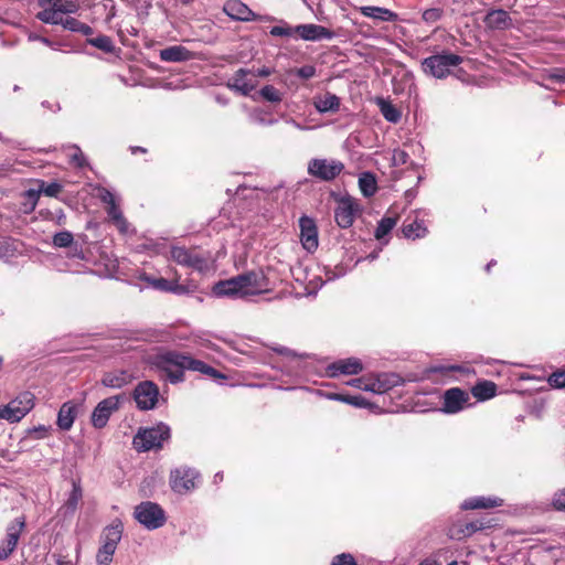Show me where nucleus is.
<instances>
[{
  "label": "nucleus",
  "instance_id": "nucleus-59",
  "mask_svg": "<svg viewBox=\"0 0 565 565\" xmlns=\"http://www.w3.org/2000/svg\"><path fill=\"white\" fill-rule=\"evenodd\" d=\"M347 384L350 386L356 387L359 390H362L363 377L353 379V380L347 382Z\"/></svg>",
  "mask_w": 565,
  "mask_h": 565
},
{
  "label": "nucleus",
  "instance_id": "nucleus-55",
  "mask_svg": "<svg viewBox=\"0 0 565 565\" xmlns=\"http://www.w3.org/2000/svg\"><path fill=\"white\" fill-rule=\"evenodd\" d=\"M273 350L281 355H286V356H290V358L297 356L296 352H294L292 350L285 348V347H275V348H273Z\"/></svg>",
  "mask_w": 565,
  "mask_h": 565
},
{
  "label": "nucleus",
  "instance_id": "nucleus-7",
  "mask_svg": "<svg viewBox=\"0 0 565 565\" xmlns=\"http://www.w3.org/2000/svg\"><path fill=\"white\" fill-rule=\"evenodd\" d=\"M33 406V395L29 392L22 393L8 405L0 407V418L10 423H17L21 420Z\"/></svg>",
  "mask_w": 565,
  "mask_h": 565
},
{
  "label": "nucleus",
  "instance_id": "nucleus-58",
  "mask_svg": "<svg viewBox=\"0 0 565 565\" xmlns=\"http://www.w3.org/2000/svg\"><path fill=\"white\" fill-rule=\"evenodd\" d=\"M550 78L556 81V82H564L565 81V71H555L550 74Z\"/></svg>",
  "mask_w": 565,
  "mask_h": 565
},
{
  "label": "nucleus",
  "instance_id": "nucleus-15",
  "mask_svg": "<svg viewBox=\"0 0 565 565\" xmlns=\"http://www.w3.org/2000/svg\"><path fill=\"white\" fill-rule=\"evenodd\" d=\"M300 241L306 250L309 253L318 248V228L315 221L309 216H302L299 220Z\"/></svg>",
  "mask_w": 565,
  "mask_h": 565
},
{
  "label": "nucleus",
  "instance_id": "nucleus-40",
  "mask_svg": "<svg viewBox=\"0 0 565 565\" xmlns=\"http://www.w3.org/2000/svg\"><path fill=\"white\" fill-rule=\"evenodd\" d=\"M396 225V220L393 217H384L380 221L376 230H375V237L377 239H382L384 236H386L393 227Z\"/></svg>",
  "mask_w": 565,
  "mask_h": 565
},
{
  "label": "nucleus",
  "instance_id": "nucleus-51",
  "mask_svg": "<svg viewBox=\"0 0 565 565\" xmlns=\"http://www.w3.org/2000/svg\"><path fill=\"white\" fill-rule=\"evenodd\" d=\"M98 198L102 200V202L106 203L108 206L116 203V199H115L114 194L105 188L98 189Z\"/></svg>",
  "mask_w": 565,
  "mask_h": 565
},
{
  "label": "nucleus",
  "instance_id": "nucleus-10",
  "mask_svg": "<svg viewBox=\"0 0 565 565\" xmlns=\"http://www.w3.org/2000/svg\"><path fill=\"white\" fill-rule=\"evenodd\" d=\"M134 398L139 409H153L159 401V388L151 381L140 382L134 391Z\"/></svg>",
  "mask_w": 565,
  "mask_h": 565
},
{
  "label": "nucleus",
  "instance_id": "nucleus-31",
  "mask_svg": "<svg viewBox=\"0 0 565 565\" xmlns=\"http://www.w3.org/2000/svg\"><path fill=\"white\" fill-rule=\"evenodd\" d=\"M497 392V385L490 381H483L478 383L472 388V394L476 398L484 401L493 397Z\"/></svg>",
  "mask_w": 565,
  "mask_h": 565
},
{
  "label": "nucleus",
  "instance_id": "nucleus-43",
  "mask_svg": "<svg viewBox=\"0 0 565 565\" xmlns=\"http://www.w3.org/2000/svg\"><path fill=\"white\" fill-rule=\"evenodd\" d=\"M73 243V235L68 231L58 232L53 237V244L56 247H68Z\"/></svg>",
  "mask_w": 565,
  "mask_h": 565
},
{
  "label": "nucleus",
  "instance_id": "nucleus-11",
  "mask_svg": "<svg viewBox=\"0 0 565 565\" xmlns=\"http://www.w3.org/2000/svg\"><path fill=\"white\" fill-rule=\"evenodd\" d=\"M360 212L358 201L351 196H343L338 201L334 211L337 224L342 228H349L353 225L356 215Z\"/></svg>",
  "mask_w": 565,
  "mask_h": 565
},
{
  "label": "nucleus",
  "instance_id": "nucleus-44",
  "mask_svg": "<svg viewBox=\"0 0 565 565\" xmlns=\"http://www.w3.org/2000/svg\"><path fill=\"white\" fill-rule=\"evenodd\" d=\"M547 382L553 388H565V369L553 372Z\"/></svg>",
  "mask_w": 565,
  "mask_h": 565
},
{
  "label": "nucleus",
  "instance_id": "nucleus-42",
  "mask_svg": "<svg viewBox=\"0 0 565 565\" xmlns=\"http://www.w3.org/2000/svg\"><path fill=\"white\" fill-rule=\"evenodd\" d=\"M260 95L264 99L271 103H279L282 98L281 93L271 85H266L260 89Z\"/></svg>",
  "mask_w": 565,
  "mask_h": 565
},
{
  "label": "nucleus",
  "instance_id": "nucleus-9",
  "mask_svg": "<svg viewBox=\"0 0 565 565\" xmlns=\"http://www.w3.org/2000/svg\"><path fill=\"white\" fill-rule=\"evenodd\" d=\"M343 169V163L334 159H312L308 163V173L323 181L335 179Z\"/></svg>",
  "mask_w": 565,
  "mask_h": 565
},
{
  "label": "nucleus",
  "instance_id": "nucleus-3",
  "mask_svg": "<svg viewBox=\"0 0 565 565\" xmlns=\"http://www.w3.org/2000/svg\"><path fill=\"white\" fill-rule=\"evenodd\" d=\"M170 438V427L160 423L153 427L140 428L134 437V447L138 451L159 449Z\"/></svg>",
  "mask_w": 565,
  "mask_h": 565
},
{
  "label": "nucleus",
  "instance_id": "nucleus-17",
  "mask_svg": "<svg viewBox=\"0 0 565 565\" xmlns=\"http://www.w3.org/2000/svg\"><path fill=\"white\" fill-rule=\"evenodd\" d=\"M363 365L359 359L349 358L333 362L327 367V373L330 377H337L340 374L354 375L362 372Z\"/></svg>",
  "mask_w": 565,
  "mask_h": 565
},
{
  "label": "nucleus",
  "instance_id": "nucleus-6",
  "mask_svg": "<svg viewBox=\"0 0 565 565\" xmlns=\"http://www.w3.org/2000/svg\"><path fill=\"white\" fill-rule=\"evenodd\" d=\"M25 525L26 521L24 515L15 518L7 525L6 536L0 541V561L8 559L15 551Z\"/></svg>",
  "mask_w": 565,
  "mask_h": 565
},
{
  "label": "nucleus",
  "instance_id": "nucleus-23",
  "mask_svg": "<svg viewBox=\"0 0 565 565\" xmlns=\"http://www.w3.org/2000/svg\"><path fill=\"white\" fill-rule=\"evenodd\" d=\"M313 106L320 114L335 113L340 108V98L337 95L327 92L324 94L317 95L313 98Z\"/></svg>",
  "mask_w": 565,
  "mask_h": 565
},
{
  "label": "nucleus",
  "instance_id": "nucleus-4",
  "mask_svg": "<svg viewBox=\"0 0 565 565\" xmlns=\"http://www.w3.org/2000/svg\"><path fill=\"white\" fill-rule=\"evenodd\" d=\"M39 6L42 10L36 14V18L50 24L62 22L64 14L75 13L79 8L76 0H39Z\"/></svg>",
  "mask_w": 565,
  "mask_h": 565
},
{
  "label": "nucleus",
  "instance_id": "nucleus-27",
  "mask_svg": "<svg viewBox=\"0 0 565 565\" xmlns=\"http://www.w3.org/2000/svg\"><path fill=\"white\" fill-rule=\"evenodd\" d=\"M130 382L131 376L125 371L108 372L102 379V384L110 388H121Z\"/></svg>",
  "mask_w": 565,
  "mask_h": 565
},
{
  "label": "nucleus",
  "instance_id": "nucleus-56",
  "mask_svg": "<svg viewBox=\"0 0 565 565\" xmlns=\"http://www.w3.org/2000/svg\"><path fill=\"white\" fill-rule=\"evenodd\" d=\"M79 498H81V490H79L78 488L74 487V489H73V491H72V494H71V497H70L68 503H70L73 508H75V507H76V504H77V502H78V500H79Z\"/></svg>",
  "mask_w": 565,
  "mask_h": 565
},
{
  "label": "nucleus",
  "instance_id": "nucleus-2",
  "mask_svg": "<svg viewBox=\"0 0 565 565\" xmlns=\"http://www.w3.org/2000/svg\"><path fill=\"white\" fill-rule=\"evenodd\" d=\"M269 290L268 281L260 271H248L213 286V294L217 297L245 298L259 295Z\"/></svg>",
  "mask_w": 565,
  "mask_h": 565
},
{
  "label": "nucleus",
  "instance_id": "nucleus-38",
  "mask_svg": "<svg viewBox=\"0 0 565 565\" xmlns=\"http://www.w3.org/2000/svg\"><path fill=\"white\" fill-rule=\"evenodd\" d=\"M88 43L106 53H111L115 49L113 40L108 35H98L89 39Z\"/></svg>",
  "mask_w": 565,
  "mask_h": 565
},
{
  "label": "nucleus",
  "instance_id": "nucleus-48",
  "mask_svg": "<svg viewBox=\"0 0 565 565\" xmlns=\"http://www.w3.org/2000/svg\"><path fill=\"white\" fill-rule=\"evenodd\" d=\"M295 33H296L295 28H289V26L276 25V26L271 28V30H270V34L274 36H291Z\"/></svg>",
  "mask_w": 565,
  "mask_h": 565
},
{
  "label": "nucleus",
  "instance_id": "nucleus-24",
  "mask_svg": "<svg viewBox=\"0 0 565 565\" xmlns=\"http://www.w3.org/2000/svg\"><path fill=\"white\" fill-rule=\"evenodd\" d=\"M503 500L497 497H476L465 500L461 503V509L463 510H475V509H490L495 507H501Z\"/></svg>",
  "mask_w": 565,
  "mask_h": 565
},
{
  "label": "nucleus",
  "instance_id": "nucleus-35",
  "mask_svg": "<svg viewBox=\"0 0 565 565\" xmlns=\"http://www.w3.org/2000/svg\"><path fill=\"white\" fill-rule=\"evenodd\" d=\"M66 156L70 159V163L77 168H83L86 166L85 157L76 145L66 146L63 148Z\"/></svg>",
  "mask_w": 565,
  "mask_h": 565
},
{
  "label": "nucleus",
  "instance_id": "nucleus-39",
  "mask_svg": "<svg viewBox=\"0 0 565 565\" xmlns=\"http://www.w3.org/2000/svg\"><path fill=\"white\" fill-rule=\"evenodd\" d=\"M116 548L111 547V545H105L102 543L97 555H96V562L98 565H109L113 561V555L115 553Z\"/></svg>",
  "mask_w": 565,
  "mask_h": 565
},
{
  "label": "nucleus",
  "instance_id": "nucleus-49",
  "mask_svg": "<svg viewBox=\"0 0 565 565\" xmlns=\"http://www.w3.org/2000/svg\"><path fill=\"white\" fill-rule=\"evenodd\" d=\"M332 565H356L351 554H340L333 558Z\"/></svg>",
  "mask_w": 565,
  "mask_h": 565
},
{
  "label": "nucleus",
  "instance_id": "nucleus-26",
  "mask_svg": "<svg viewBox=\"0 0 565 565\" xmlns=\"http://www.w3.org/2000/svg\"><path fill=\"white\" fill-rule=\"evenodd\" d=\"M248 74L249 72L246 70H238L234 74L232 84L230 86L245 96L248 95L256 86L253 79L247 78Z\"/></svg>",
  "mask_w": 565,
  "mask_h": 565
},
{
  "label": "nucleus",
  "instance_id": "nucleus-61",
  "mask_svg": "<svg viewBox=\"0 0 565 565\" xmlns=\"http://www.w3.org/2000/svg\"><path fill=\"white\" fill-rule=\"evenodd\" d=\"M139 279H140L141 281H145V282H146L148 286H150V287H151V280H154V278H153V277H151V276H149V275H147V274H145V273L139 275Z\"/></svg>",
  "mask_w": 565,
  "mask_h": 565
},
{
  "label": "nucleus",
  "instance_id": "nucleus-20",
  "mask_svg": "<svg viewBox=\"0 0 565 565\" xmlns=\"http://www.w3.org/2000/svg\"><path fill=\"white\" fill-rule=\"evenodd\" d=\"M79 405L73 401L65 402L57 414L56 425L62 430H70L78 414Z\"/></svg>",
  "mask_w": 565,
  "mask_h": 565
},
{
  "label": "nucleus",
  "instance_id": "nucleus-5",
  "mask_svg": "<svg viewBox=\"0 0 565 565\" xmlns=\"http://www.w3.org/2000/svg\"><path fill=\"white\" fill-rule=\"evenodd\" d=\"M461 62L462 57L460 55L444 52L426 57L422 66L426 74L436 78H445L450 74V70L458 66Z\"/></svg>",
  "mask_w": 565,
  "mask_h": 565
},
{
  "label": "nucleus",
  "instance_id": "nucleus-30",
  "mask_svg": "<svg viewBox=\"0 0 565 565\" xmlns=\"http://www.w3.org/2000/svg\"><path fill=\"white\" fill-rule=\"evenodd\" d=\"M403 234L407 238L416 239L427 234L424 221L414 220L403 226Z\"/></svg>",
  "mask_w": 565,
  "mask_h": 565
},
{
  "label": "nucleus",
  "instance_id": "nucleus-36",
  "mask_svg": "<svg viewBox=\"0 0 565 565\" xmlns=\"http://www.w3.org/2000/svg\"><path fill=\"white\" fill-rule=\"evenodd\" d=\"M327 397L332 401H339L356 407H366L367 403L362 396H351L338 393H329Z\"/></svg>",
  "mask_w": 565,
  "mask_h": 565
},
{
  "label": "nucleus",
  "instance_id": "nucleus-28",
  "mask_svg": "<svg viewBox=\"0 0 565 565\" xmlns=\"http://www.w3.org/2000/svg\"><path fill=\"white\" fill-rule=\"evenodd\" d=\"M151 287L157 290L168 291L177 295H183L188 292L186 287L179 284V277L173 280H168L166 278H154V280H151Z\"/></svg>",
  "mask_w": 565,
  "mask_h": 565
},
{
  "label": "nucleus",
  "instance_id": "nucleus-62",
  "mask_svg": "<svg viewBox=\"0 0 565 565\" xmlns=\"http://www.w3.org/2000/svg\"><path fill=\"white\" fill-rule=\"evenodd\" d=\"M271 74L270 70L267 68V67H263V68H259L256 73L257 76H260V77H266V76H269Z\"/></svg>",
  "mask_w": 565,
  "mask_h": 565
},
{
  "label": "nucleus",
  "instance_id": "nucleus-63",
  "mask_svg": "<svg viewBox=\"0 0 565 565\" xmlns=\"http://www.w3.org/2000/svg\"><path fill=\"white\" fill-rule=\"evenodd\" d=\"M131 152L132 153H136V152H142V153H146L147 150L142 147H131Z\"/></svg>",
  "mask_w": 565,
  "mask_h": 565
},
{
  "label": "nucleus",
  "instance_id": "nucleus-1",
  "mask_svg": "<svg viewBox=\"0 0 565 565\" xmlns=\"http://www.w3.org/2000/svg\"><path fill=\"white\" fill-rule=\"evenodd\" d=\"M151 365L164 373L171 383H179L184 380V371H195L209 375L213 379L225 380L226 376L221 374L214 367L207 365L203 361L196 360L189 354L178 351H162L150 360Z\"/></svg>",
  "mask_w": 565,
  "mask_h": 565
},
{
  "label": "nucleus",
  "instance_id": "nucleus-33",
  "mask_svg": "<svg viewBox=\"0 0 565 565\" xmlns=\"http://www.w3.org/2000/svg\"><path fill=\"white\" fill-rule=\"evenodd\" d=\"M377 105L381 109L383 117L387 121L393 122V124H396L399 121L401 113L393 104H391L390 102H387L383 98H379Z\"/></svg>",
  "mask_w": 565,
  "mask_h": 565
},
{
  "label": "nucleus",
  "instance_id": "nucleus-47",
  "mask_svg": "<svg viewBox=\"0 0 565 565\" xmlns=\"http://www.w3.org/2000/svg\"><path fill=\"white\" fill-rule=\"evenodd\" d=\"M409 156L405 150L395 149L392 154V162L395 167L404 166L408 162Z\"/></svg>",
  "mask_w": 565,
  "mask_h": 565
},
{
  "label": "nucleus",
  "instance_id": "nucleus-21",
  "mask_svg": "<svg viewBox=\"0 0 565 565\" xmlns=\"http://www.w3.org/2000/svg\"><path fill=\"white\" fill-rule=\"evenodd\" d=\"M223 10L233 20L250 21L255 19L254 12L239 0L226 1Z\"/></svg>",
  "mask_w": 565,
  "mask_h": 565
},
{
  "label": "nucleus",
  "instance_id": "nucleus-64",
  "mask_svg": "<svg viewBox=\"0 0 565 565\" xmlns=\"http://www.w3.org/2000/svg\"><path fill=\"white\" fill-rule=\"evenodd\" d=\"M290 122H291V125H292L295 128H297V129H299V130H305V129H307V127H305V126H302V125L298 124V122H297V121H295V120H291Z\"/></svg>",
  "mask_w": 565,
  "mask_h": 565
},
{
  "label": "nucleus",
  "instance_id": "nucleus-53",
  "mask_svg": "<svg viewBox=\"0 0 565 565\" xmlns=\"http://www.w3.org/2000/svg\"><path fill=\"white\" fill-rule=\"evenodd\" d=\"M553 505L557 510H565V489L554 494Z\"/></svg>",
  "mask_w": 565,
  "mask_h": 565
},
{
  "label": "nucleus",
  "instance_id": "nucleus-14",
  "mask_svg": "<svg viewBox=\"0 0 565 565\" xmlns=\"http://www.w3.org/2000/svg\"><path fill=\"white\" fill-rule=\"evenodd\" d=\"M199 473L190 468H179L171 472L170 483L174 492L184 493L195 488Z\"/></svg>",
  "mask_w": 565,
  "mask_h": 565
},
{
  "label": "nucleus",
  "instance_id": "nucleus-25",
  "mask_svg": "<svg viewBox=\"0 0 565 565\" xmlns=\"http://www.w3.org/2000/svg\"><path fill=\"white\" fill-rule=\"evenodd\" d=\"M122 530V523L118 520L114 521L110 525L104 529L100 537L102 543L105 545H111V547L117 548V544L121 540Z\"/></svg>",
  "mask_w": 565,
  "mask_h": 565
},
{
  "label": "nucleus",
  "instance_id": "nucleus-41",
  "mask_svg": "<svg viewBox=\"0 0 565 565\" xmlns=\"http://www.w3.org/2000/svg\"><path fill=\"white\" fill-rule=\"evenodd\" d=\"M17 252L15 243L9 238L0 239V258L9 259Z\"/></svg>",
  "mask_w": 565,
  "mask_h": 565
},
{
  "label": "nucleus",
  "instance_id": "nucleus-54",
  "mask_svg": "<svg viewBox=\"0 0 565 565\" xmlns=\"http://www.w3.org/2000/svg\"><path fill=\"white\" fill-rule=\"evenodd\" d=\"M30 433L35 435V438L42 439V438H45L47 436L49 428L41 425L39 427H34Z\"/></svg>",
  "mask_w": 565,
  "mask_h": 565
},
{
  "label": "nucleus",
  "instance_id": "nucleus-16",
  "mask_svg": "<svg viewBox=\"0 0 565 565\" xmlns=\"http://www.w3.org/2000/svg\"><path fill=\"white\" fill-rule=\"evenodd\" d=\"M469 402V395L460 388H449L444 393L441 411L447 414H456L465 408Z\"/></svg>",
  "mask_w": 565,
  "mask_h": 565
},
{
  "label": "nucleus",
  "instance_id": "nucleus-52",
  "mask_svg": "<svg viewBox=\"0 0 565 565\" xmlns=\"http://www.w3.org/2000/svg\"><path fill=\"white\" fill-rule=\"evenodd\" d=\"M58 24H62L65 29L71 31H78L81 22L74 18H64L62 17V22Z\"/></svg>",
  "mask_w": 565,
  "mask_h": 565
},
{
  "label": "nucleus",
  "instance_id": "nucleus-22",
  "mask_svg": "<svg viewBox=\"0 0 565 565\" xmlns=\"http://www.w3.org/2000/svg\"><path fill=\"white\" fill-rule=\"evenodd\" d=\"M159 56L163 62L179 63L193 58V53L182 45H172L161 50Z\"/></svg>",
  "mask_w": 565,
  "mask_h": 565
},
{
  "label": "nucleus",
  "instance_id": "nucleus-45",
  "mask_svg": "<svg viewBox=\"0 0 565 565\" xmlns=\"http://www.w3.org/2000/svg\"><path fill=\"white\" fill-rule=\"evenodd\" d=\"M62 191V185L57 182L44 183L42 182L39 189L40 193L46 196L56 198Z\"/></svg>",
  "mask_w": 565,
  "mask_h": 565
},
{
  "label": "nucleus",
  "instance_id": "nucleus-57",
  "mask_svg": "<svg viewBox=\"0 0 565 565\" xmlns=\"http://www.w3.org/2000/svg\"><path fill=\"white\" fill-rule=\"evenodd\" d=\"M480 529H481V525L471 522V523H468L466 525V529L462 530V533L466 534V535H470V534L475 533L476 531H478Z\"/></svg>",
  "mask_w": 565,
  "mask_h": 565
},
{
  "label": "nucleus",
  "instance_id": "nucleus-32",
  "mask_svg": "<svg viewBox=\"0 0 565 565\" xmlns=\"http://www.w3.org/2000/svg\"><path fill=\"white\" fill-rule=\"evenodd\" d=\"M359 186L362 194L370 198L375 194L377 186L376 180L372 173L364 172L359 178Z\"/></svg>",
  "mask_w": 565,
  "mask_h": 565
},
{
  "label": "nucleus",
  "instance_id": "nucleus-13",
  "mask_svg": "<svg viewBox=\"0 0 565 565\" xmlns=\"http://www.w3.org/2000/svg\"><path fill=\"white\" fill-rule=\"evenodd\" d=\"M120 396H110L100 401L92 414V424L95 428L106 426L110 415L119 408Z\"/></svg>",
  "mask_w": 565,
  "mask_h": 565
},
{
  "label": "nucleus",
  "instance_id": "nucleus-50",
  "mask_svg": "<svg viewBox=\"0 0 565 565\" xmlns=\"http://www.w3.org/2000/svg\"><path fill=\"white\" fill-rule=\"evenodd\" d=\"M316 67L313 65H305L296 70V74L303 79H309L316 76Z\"/></svg>",
  "mask_w": 565,
  "mask_h": 565
},
{
  "label": "nucleus",
  "instance_id": "nucleus-19",
  "mask_svg": "<svg viewBox=\"0 0 565 565\" xmlns=\"http://www.w3.org/2000/svg\"><path fill=\"white\" fill-rule=\"evenodd\" d=\"M483 23L489 30H507L512 25V19L505 10L495 9L486 14Z\"/></svg>",
  "mask_w": 565,
  "mask_h": 565
},
{
  "label": "nucleus",
  "instance_id": "nucleus-18",
  "mask_svg": "<svg viewBox=\"0 0 565 565\" xmlns=\"http://www.w3.org/2000/svg\"><path fill=\"white\" fill-rule=\"evenodd\" d=\"M295 32L305 41L331 40L334 36L329 29L313 23L297 25Z\"/></svg>",
  "mask_w": 565,
  "mask_h": 565
},
{
  "label": "nucleus",
  "instance_id": "nucleus-60",
  "mask_svg": "<svg viewBox=\"0 0 565 565\" xmlns=\"http://www.w3.org/2000/svg\"><path fill=\"white\" fill-rule=\"evenodd\" d=\"M77 32H81L85 35H90L93 33V29L89 25L81 22V25H79V29Z\"/></svg>",
  "mask_w": 565,
  "mask_h": 565
},
{
  "label": "nucleus",
  "instance_id": "nucleus-34",
  "mask_svg": "<svg viewBox=\"0 0 565 565\" xmlns=\"http://www.w3.org/2000/svg\"><path fill=\"white\" fill-rule=\"evenodd\" d=\"M107 214L121 233H126L128 231V223L117 203L107 206Z\"/></svg>",
  "mask_w": 565,
  "mask_h": 565
},
{
  "label": "nucleus",
  "instance_id": "nucleus-12",
  "mask_svg": "<svg viewBox=\"0 0 565 565\" xmlns=\"http://www.w3.org/2000/svg\"><path fill=\"white\" fill-rule=\"evenodd\" d=\"M171 258L179 265L204 271L209 268L207 260L194 250L181 246H173Z\"/></svg>",
  "mask_w": 565,
  "mask_h": 565
},
{
  "label": "nucleus",
  "instance_id": "nucleus-37",
  "mask_svg": "<svg viewBox=\"0 0 565 565\" xmlns=\"http://www.w3.org/2000/svg\"><path fill=\"white\" fill-rule=\"evenodd\" d=\"M385 390L386 385L380 379L363 376L362 391L381 394Z\"/></svg>",
  "mask_w": 565,
  "mask_h": 565
},
{
  "label": "nucleus",
  "instance_id": "nucleus-29",
  "mask_svg": "<svg viewBox=\"0 0 565 565\" xmlns=\"http://www.w3.org/2000/svg\"><path fill=\"white\" fill-rule=\"evenodd\" d=\"M360 10L364 17L377 19V20H382V21H393L396 18L395 13H393L388 9L381 8V7L367 6V7H362Z\"/></svg>",
  "mask_w": 565,
  "mask_h": 565
},
{
  "label": "nucleus",
  "instance_id": "nucleus-8",
  "mask_svg": "<svg viewBox=\"0 0 565 565\" xmlns=\"http://www.w3.org/2000/svg\"><path fill=\"white\" fill-rule=\"evenodd\" d=\"M135 518L145 527L154 530L164 524L166 516L163 510L153 502H142L135 509Z\"/></svg>",
  "mask_w": 565,
  "mask_h": 565
},
{
  "label": "nucleus",
  "instance_id": "nucleus-46",
  "mask_svg": "<svg viewBox=\"0 0 565 565\" xmlns=\"http://www.w3.org/2000/svg\"><path fill=\"white\" fill-rule=\"evenodd\" d=\"M443 15V10L439 8H430L423 12V20L427 23L437 22Z\"/></svg>",
  "mask_w": 565,
  "mask_h": 565
}]
</instances>
